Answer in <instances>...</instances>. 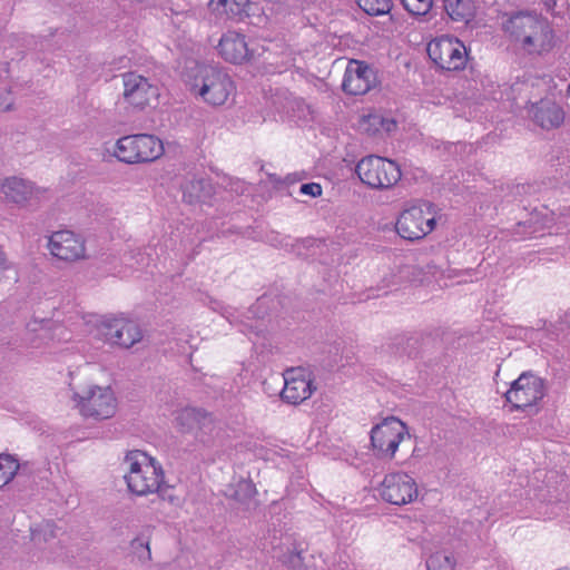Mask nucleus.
Here are the masks:
<instances>
[{"label":"nucleus","mask_w":570,"mask_h":570,"mask_svg":"<svg viewBox=\"0 0 570 570\" xmlns=\"http://www.w3.org/2000/svg\"><path fill=\"white\" fill-rule=\"evenodd\" d=\"M124 98L128 105L136 108H145L156 101L159 91L149 80L135 72L122 75Z\"/></svg>","instance_id":"obj_15"},{"label":"nucleus","mask_w":570,"mask_h":570,"mask_svg":"<svg viewBox=\"0 0 570 570\" xmlns=\"http://www.w3.org/2000/svg\"><path fill=\"white\" fill-rule=\"evenodd\" d=\"M215 48L219 58L235 66L249 63L257 56L256 49L249 46L247 36L233 29L220 36Z\"/></svg>","instance_id":"obj_10"},{"label":"nucleus","mask_w":570,"mask_h":570,"mask_svg":"<svg viewBox=\"0 0 570 570\" xmlns=\"http://www.w3.org/2000/svg\"><path fill=\"white\" fill-rule=\"evenodd\" d=\"M315 389L313 374L308 367L287 368V403L304 402L311 397Z\"/></svg>","instance_id":"obj_16"},{"label":"nucleus","mask_w":570,"mask_h":570,"mask_svg":"<svg viewBox=\"0 0 570 570\" xmlns=\"http://www.w3.org/2000/svg\"><path fill=\"white\" fill-rule=\"evenodd\" d=\"M208 7L218 17L235 21L258 14L261 8L252 0H209Z\"/></svg>","instance_id":"obj_17"},{"label":"nucleus","mask_w":570,"mask_h":570,"mask_svg":"<svg viewBox=\"0 0 570 570\" xmlns=\"http://www.w3.org/2000/svg\"><path fill=\"white\" fill-rule=\"evenodd\" d=\"M299 193L312 197L322 195V186L317 183H307L299 186Z\"/></svg>","instance_id":"obj_32"},{"label":"nucleus","mask_w":570,"mask_h":570,"mask_svg":"<svg viewBox=\"0 0 570 570\" xmlns=\"http://www.w3.org/2000/svg\"><path fill=\"white\" fill-rule=\"evenodd\" d=\"M435 227V206L422 202L404 209L396 220L397 234L409 240L421 239Z\"/></svg>","instance_id":"obj_4"},{"label":"nucleus","mask_w":570,"mask_h":570,"mask_svg":"<svg viewBox=\"0 0 570 570\" xmlns=\"http://www.w3.org/2000/svg\"><path fill=\"white\" fill-rule=\"evenodd\" d=\"M380 498L394 505H405L419 495V487L415 479L405 472H392L385 474L377 487Z\"/></svg>","instance_id":"obj_8"},{"label":"nucleus","mask_w":570,"mask_h":570,"mask_svg":"<svg viewBox=\"0 0 570 570\" xmlns=\"http://www.w3.org/2000/svg\"><path fill=\"white\" fill-rule=\"evenodd\" d=\"M430 59L442 70H462L468 61V51L462 41L455 37L442 36L428 45Z\"/></svg>","instance_id":"obj_7"},{"label":"nucleus","mask_w":570,"mask_h":570,"mask_svg":"<svg viewBox=\"0 0 570 570\" xmlns=\"http://www.w3.org/2000/svg\"><path fill=\"white\" fill-rule=\"evenodd\" d=\"M405 436L410 438L406 425L390 416L372 428L371 444L379 458L391 460Z\"/></svg>","instance_id":"obj_6"},{"label":"nucleus","mask_w":570,"mask_h":570,"mask_svg":"<svg viewBox=\"0 0 570 570\" xmlns=\"http://www.w3.org/2000/svg\"><path fill=\"white\" fill-rule=\"evenodd\" d=\"M1 190L8 200L19 205L31 202L38 195V190L31 184L17 177L6 179Z\"/></svg>","instance_id":"obj_19"},{"label":"nucleus","mask_w":570,"mask_h":570,"mask_svg":"<svg viewBox=\"0 0 570 570\" xmlns=\"http://www.w3.org/2000/svg\"><path fill=\"white\" fill-rule=\"evenodd\" d=\"M358 7L370 16H383L390 12L392 0H355Z\"/></svg>","instance_id":"obj_28"},{"label":"nucleus","mask_w":570,"mask_h":570,"mask_svg":"<svg viewBox=\"0 0 570 570\" xmlns=\"http://www.w3.org/2000/svg\"><path fill=\"white\" fill-rule=\"evenodd\" d=\"M125 463L128 466L125 481L131 493L145 497L161 493L167 488L161 464L146 452L130 451L125 456Z\"/></svg>","instance_id":"obj_1"},{"label":"nucleus","mask_w":570,"mask_h":570,"mask_svg":"<svg viewBox=\"0 0 570 570\" xmlns=\"http://www.w3.org/2000/svg\"><path fill=\"white\" fill-rule=\"evenodd\" d=\"M297 125H306L314 119V109L302 98H287V115Z\"/></svg>","instance_id":"obj_22"},{"label":"nucleus","mask_w":570,"mask_h":570,"mask_svg":"<svg viewBox=\"0 0 570 570\" xmlns=\"http://www.w3.org/2000/svg\"><path fill=\"white\" fill-rule=\"evenodd\" d=\"M455 560L449 551H436L426 560V570H454Z\"/></svg>","instance_id":"obj_25"},{"label":"nucleus","mask_w":570,"mask_h":570,"mask_svg":"<svg viewBox=\"0 0 570 570\" xmlns=\"http://www.w3.org/2000/svg\"><path fill=\"white\" fill-rule=\"evenodd\" d=\"M77 406L83 416L109 419L116 412L117 401L109 386H91L78 395Z\"/></svg>","instance_id":"obj_11"},{"label":"nucleus","mask_w":570,"mask_h":570,"mask_svg":"<svg viewBox=\"0 0 570 570\" xmlns=\"http://www.w3.org/2000/svg\"><path fill=\"white\" fill-rule=\"evenodd\" d=\"M355 171L361 181L371 188H390L401 178L399 165L380 156H367L361 159Z\"/></svg>","instance_id":"obj_5"},{"label":"nucleus","mask_w":570,"mask_h":570,"mask_svg":"<svg viewBox=\"0 0 570 570\" xmlns=\"http://www.w3.org/2000/svg\"><path fill=\"white\" fill-rule=\"evenodd\" d=\"M99 331L106 342L126 348L142 337L139 326L126 317L106 318L100 323Z\"/></svg>","instance_id":"obj_12"},{"label":"nucleus","mask_w":570,"mask_h":570,"mask_svg":"<svg viewBox=\"0 0 570 570\" xmlns=\"http://www.w3.org/2000/svg\"><path fill=\"white\" fill-rule=\"evenodd\" d=\"M401 3L412 16H425L430 12L433 0H401Z\"/></svg>","instance_id":"obj_30"},{"label":"nucleus","mask_w":570,"mask_h":570,"mask_svg":"<svg viewBox=\"0 0 570 570\" xmlns=\"http://www.w3.org/2000/svg\"><path fill=\"white\" fill-rule=\"evenodd\" d=\"M49 252L65 262H78L86 258V244L81 236L71 230H58L49 237Z\"/></svg>","instance_id":"obj_13"},{"label":"nucleus","mask_w":570,"mask_h":570,"mask_svg":"<svg viewBox=\"0 0 570 570\" xmlns=\"http://www.w3.org/2000/svg\"><path fill=\"white\" fill-rule=\"evenodd\" d=\"M376 73L367 63L350 60L345 68L342 89L353 96L365 95L376 86Z\"/></svg>","instance_id":"obj_14"},{"label":"nucleus","mask_w":570,"mask_h":570,"mask_svg":"<svg viewBox=\"0 0 570 570\" xmlns=\"http://www.w3.org/2000/svg\"><path fill=\"white\" fill-rule=\"evenodd\" d=\"M544 224L538 219L537 214H531L530 218L517 224L513 238L514 240H522L528 237L534 236L537 233L544 228Z\"/></svg>","instance_id":"obj_23"},{"label":"nucleus","mask_w":570,"mask_h":570,"mask_svg":"<svg viewBox=\"0 0 570 570\" xmlns=\"http://www.w3.org/2000/svg\"><path fill=\"white\" fill-rule=\"evenodd\" d=\"M361 126L364 130L367 131H370L373 127V132H375L379 131V127L385 131H391L393 128H395L396 124L394 120L386 119L379 114H371L363 118Z\"/></svg>","instance_id":"obj_29"},{"label":"nucleus","mask_w":570,"mask_h":570,"mask_svg":"<svg viewBox=\"0 0 570 570\" xmlns=\"http://www.w3.org/2000/svg\"><path fill=\"white\" fill-rule=\"evenodd\" d=\"M533 119L543 129L559 127L564 120V112L560 106L552 101H540L533 109Z\"/></svg>","instance_id":"obj_20"},{"label":"nucleus","mask_w":570,"mask_h":570,"mask_svg":"<svg viewBox=\"0 0 570 570\" xmlns=\"http://www.w3.org/2000/svg\"><path fill=\"white\" fill-rule=\"evenodd\" d=\"M307 542L294 540L291 548L287 547V570H313L315 568L314 556L308 552Z\"/></svg>","instance_id":"obj_21"},{"label":"nucleus","mask_w":570,"mask_h":570,"mask_svg":"<svg viewBox=\"0 0 570 570\" xmlns=\"http://www.w3.org/2000/svg\"><path fill=\"white\" fill-rule=\"evenodd\" d=\"M4 262H6V259H4L3 253L0 250V269L3 267Z\"/></svg>","instance_id":"obj_35"},{"label":"nucleus","mask_w":570,"mask_h":570,"mask_svg":"<svg viewBox=\"0 0 570 570\" xmlns=\"http://www.w3.org/2000/svg\"><path fill=\"white\" fill-rule=\"evenodd\" d=\"M527 26L531 32L523 37L522 46L530 53H543L553 47V32L544 22L533 18H528Z\"/></svg>","instance_id":"obj_18"},{"label":"nucleus","mask_w":570,"mask_h":570,"mask_svg":"<svg viewBox=\"0 0 570 570\" xmlns=\"http://www.w3.org/2000/svg\"><path fill=\"white\" fill-rule=\"evenodd\" d=\"M131 548L134 550L140 549L139 559L149 560L150 559V549L148 543H144L141 540L136 539L131 542Z\"/></svg>","instance_id":"obj_33"},{"label":"nucleus","mask_w":570,"mask_h":570,"mask_svg":"<svg viewBox=\"0 0 570 570\" xmlns=\"http://www.w3.org/2000/svg\"><path fill=\"white\" fill-rule=\"evenodd\" d=\"M546 395L544 381L532 374L522 373L514 380L504 396L514 409H527L537 405Z\"/></svg>","instance_id":"obj_9"},{"label":"nucleus","mask_w":570,"mask_h":570,"mask_svg":"<svg viewBox=\"0 0 570 570\" xmlns=\"http://www.w3.org/2000/svg\"><path fill=\"white\" fill-rule=\"evenodd\" d=\"M444 9L454 21H466L471 16L468 0H444Z\"/></svg>","instance_id":"obj_24"},{"label":"nucleus","mask_w":570,"mask_h":570,"mask_svg":"<svg viewBox=\"0 0 570 570\" xmlns=\"http://www.w3.org/2000/svg\"><path fill=\"white\" fill-rule=\"evenodd\" d=\"M567 92H568V95L570 96V81H569V85H568V87H567Z\"/></svg>","instance_id":"obj_37"},{"label":"nucleus","mask_w":570,"mask_h":570,"mask_svg":"<svg viewBox=\"0 0 570 570\" xmlns=\"http://www.w3.org/2000/svg\"><path fill=\"white\" fill-rule=\"evenodd\" d=\"M165 154L160 138L150 134H134L119 138L114 148V156L128 165L149 164Z\"/></svg>","instance_id":"obj_3"},{"label":"nucleus","mask_w":570,"mask_h":570,"mask_svg":"<svg viewBox=\"0 0 570 570\" xmlns=\"http://www.w3.org/2000/svg\"><path fill=\"white\" fill-rule=\"evenodd\" d=\"M202 419L197 420L196 431L194 432L196 438H203L204 434H212L215 430V420L213 415L204 410L199 409Z\"/></svg>","instance_id":"obj_31"},{"label":"nucleus","mask_w":570,"mask_h":570,"mask_svg":"<svg viewBox=\"0 0 570 570\" xmlns=\"http://www.w3.org/2000/svg\"><path fill=\"white\" fill-rule=\"evenodd\" d=\"M284 393H285V385L283 386V389L279 391V396L283 397L284 396Z\"/></svg>","instance_id":"obj_36"},{"label":"nucleus","mask_w":570,"mask_h":570,"mask_svg":"<svg viewBox=\"0 0 570 570\" xmlns=\"http://www.w3.org/2000/svg\"><path fill=\"white\" fill-rule=\"evenodd\" d=\"M10 106L11 104H0V110H9L10 109Z\"/></svg>","instance_id":"obj_34"},{"label":"nucleus","mask_w":570,"mask_h":570,"mask_svg":"<svg viewBox=\"0 0 570 570\" xmlns=\"http://www.w3.org/2000/svg\"><path fill=\"white\" fill-rule=\"evenodd\" d=\"M191 90L205 104L220 107L235 96L236 83L225 69L207 66L198 71Z\"/></svg>","instance_id":"obj_2"},{"label":"nucleus","mask_w":570,"mask_h":570,"mask_svg":"<svg viewBox=\"0 0 570 570\" xmlns=\"http://www.w3.org/2000/svg\"><path fill=\"white\" fill-rule=\"evenodd\" d=\"M18 470V460L9 454H0V489L7 485L14 478Z\"/></svg>","instance_id":"obj_26"},{"label":"nucleus","mask_w":570,"mask_h":570,"mask_svg":"<svg viewBox=\"0 0 570 570\" xmlns=\"http://www.w3.org/2000/svg\"><path fill=\"white\" fill-rule=\"evenodd\" d=\"M202 417L199 409L186 407L179 412L177 422L183 432L194 433L196 431L197 420Z\"/></svg>","instance_id":"obj_27"}]
</instances>
